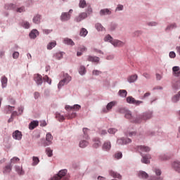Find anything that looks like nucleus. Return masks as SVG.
<instances>
[{
  "label": "nucleus",
  "mask_w": 180,
  "mask_h": 180,
  "mask_svg": "<svg viewBox=\"0 0 180 180\" xmlns=\"http://www.w3.org/2000/svg\"><path fill=\"white\" fill-rule=\"evenodd\" d=\"M104 40L105 41H109L110 43H111V44H112L114 47H122V46H124V42H122V41H119L117 39L113 40L112 36L109 34L104 38Z\"/></svg>",
  "instance_id": "f257e3e1"
},
{
  "label": "nucleus",
  "mask_w": 180,
  "mask_h": 180,
  "mask_svg": "<svg viewBox=\"0 0 180 180\" xmlns=\"http://www.w3.org/2000/svg\"><path fill=\"white\" fill-rule=\"evenodd\" d=\"M152 117H153V112H145L143 115H139L136 117V119L135 120V123H141L142 122H146V120H148Z\"/></svg>",
  "instance_id": "f03ea898"
},
{
  "label": "nucleus",
  "mask_w": 180,
  "mask_h": 180,
  "mask_svg": "<svg viewBox=\"0 0 180 180\" xmlns=\"http://www.w3.org/2000/svg\"><path fill=\"white\" fill-rule=\"evenodd\" d=\"M70 81H71V76L68 75V74L64 75V79L58 84V89H61V87L64 86V85H67Z\"/></svg>",
  "instance_id": "7ed1b4c3"
},
{
  "label": "nucleus",
  "mask_w": 180,
  "mask_h": 180,
  "mask_svg": "<svg viewBox=\"0 0 180 180\" xmlns=\"http://www.w3.org/2000/svg\"><path fill=\"white\" fill-rule=\"evenodd\" d=\"M136 150L138 153H140L141 155H143V153H148L151 149L148 146H138L136 147Z\"/></svg>",
  "instance_id": "20e7f679"
},
{
  "label": "nucleus",
  "mask_w": 180,
  "mask_h": 180,
  "mask_svg": "<svg viewBox=\"0 0 180 180\" xmlns=\"http://www.w3.org/2000/svg\"><path fill=\"white\" fill-rule=\"evenodd\" d=\"M67 175V169L60 170L58 174L53 176L51 180H60L61 178H64Z\"/></svg>",
  "instance_id": "39448f33"
},
{
  "label": "nucleus",
  "mask_w": 180,
  "mask_h": 180,
  "mask_svg": "<svg viewBox=\"0 0 180 180\" xmlns=\"http://www.w3.org/2000/svg\"><path fill=\"white\" fill-rule=\"evenodd\" d=\"M72 9H70L68 13H63L60 16V20L62 22H67L71 19V13H72Z\"/></svg>",
  "instance_id": "423d86ee"
},
{
  "label": "nucleus",
  "mask_w": 180,
  "mask_h": 180,
  "mask_svg": "<svg viewBox=\"0 0 180 180\" xmlns=\"http://www.w3.org/2000/svg\"><path fill=\"white\" fill-rule=\"evenodd\" d=\"M127 102L131 105H136V106H139L141 103H143V101H136V98H133V96H128L127 98Z\"/></svg>",
  "instance_id": "0eeeda50"
},
{
  "label": "nucleus",
  "mask_w": 180,
  "mask_h": 180,
  "mask_svg": "<svg viewBox=\"0 0 180 180\" xmlns=\"http://www.w3.org/2000/svg\"><path fill=\"white\" fill-rule=\"evenodd\" d=\"M53 144V135L50 133L46 134V141L43 143L44 147H47V146H51Z\"/></svg>",
  "instance_id": "6e6552de"
},
{
  "label": "nucleus",
  "mask_w": 180,
  "mask_h": 180,
  "mask_svg": "<svg viewBox=\"0 0 180 180\" xmlns=\"http://www.w3.org/2000/svg\"><path fill=\"white\" fill-rule=\"evenodd\" d=\"M115 105H116V101L110 102L107 105L106 108L103 109V113H108L109 112V110H110L112 109V108H113V106H115Z\"/></svg>",
  "instance_id": "1a4fd4ad"
},
{
  "label": "nucleus",
  "mask_w": 180,
  "mask_h": 180,
  "mask_svg": "<svg viewBox=\"0 0 180 180\" xmlns=\"http://www.w3.org/2000/svg\"><path fill=\"white\" fill-rule=\"evenodd\" d=\"M65 109H66L67 110H75L76 112H78V110L81 109V106L78 104H75L73 106L66 105L65 107Z\"/></svg>",
  "instance_id": "9d476101"
},
{
  "label": "nucleus",
  "mask_w": 180,
  "mask_h": 180,
  "mask_svg": "<svg viewBox=\"0 0 180 180\" xmlns=\"http://www.w3.org/2000/svg\"><path fill=\"white\" fill-rule=\"evenodd\" d=\"M22 132L19 130H16L13 133V138L14 140H22Z\"/></svg>",
  "instance_id": "9b49d317"
},
{
  "label": "nucleus",
  "mask_w": 180,
  "mask_h": 180,
  "mask_svg": "<svg viewBox=\"0 0 180 180\" xmlns=\"http://www.w3.org/2000/svg\"><path fill=\"white\" fill-rule=\"evenodd\" d=\"M34 79L37 85H41L43 84V77L39 74L34 75Z\"/></svg>",
  "instance_id": "f8f14e48"
},
{
  "label": "nucleus",
  "mask_w": 180,
  "mask_h": 180,
  "mask_svg": "<svg viewBox=\"0 0 180 180\" xmlns=\"http://www.w3.org/2000/svg\"><path fill=\"white\" fill-rule=\"evenodd\" d=\"M141 162L143 164H150V160H151V155H142Z\"/></svg>",
  "instance_id": "ddd939ff"
},
{
  "label": "nucleus",
  "mask_w": 180,
  "mask_h": 180,
  "mask_svg": "<svg viewBox=\"0 0 180 180\" xmlns=\"http://www.w3.org/2000/svg\"><path fill=\"white\" fill-rule=\"evenodd\" d=\"M88 18V13H81L77 17H76V22H81L84 20V19H86Z\"/></svg>",
  "instance_id": "4468645a"
},
{
  "label": "nucleus",
  "mask_w": 180,
  "mask_h": 180,
  "mask_svg": "<svg viewBox=\"0 0 180 180\" xmlns=\"http://www.w3.org/2000/svg\"><path fill=\"white\" fill-rule=\"evenodd\" d=\"M172 74L174 77H180V68L179 66L173 67Z\"/></svg>",
  "instance_id": "2eb2a0df"
},
{
  "label": "nucleus",
  "mask_w": 180,
  "mask_h": 180,
  "mask_svg": "<svg viewBox=\"0 0 180 180\" xmlns=\"http://www.w3.org/2000/svg\"><path fill=\"white\" fill-rule=\"evenodd\" d=\"M87 61H90L91 63H96L98 64V63H99V57L89 56L87 58Z\"/></svg>",
  "instance_id": "dca6fc26"
},
{
  "label": "nucleus",
  "mask_w": 180,
  "mask_h": 180,
  "mask_svg": "<svg viewBox=\"0 0 180 180\" xmlns=\"http://www.w3.org/2000/svg\"><path fill=\"white\" fill-rule=\"evenodd\" d=\"M137 78H139L137 75H132L128 77L127 81L129 82V84H133V82H136V81H137Z\"/></svg>",
  "instance_id": "f3484780"
},
{
  "label": "nucleus",
  "mask_w": 180,
  "mask_h": 180,
  "mask_svg": "<svg viewBox=\"0 0 180 180\" xmlns=\"http://www.w3.org/2000/svg\"><path fill=\"white\" fill-rule=\"evenodd\" d=\"M117 144H129V143H131V139L127 138L126 139H118L117 141Z\"/></svg>",
  "instance_id": "a211bd4d"
},
{
  "label": "nucleus",
  "mask_w": 180,
  "mask_h": 180,
  "mask_svg": "<svg viewBox=\"0 0 180 180\" xmlns=\"http://www.w3.org/2000/svg\"><path fill=\"white\" fill-rule=\"evenodd\" d=\"M39 126V122L37 121H32L29 124V129L30 130H34V129H36Z\"/></svg>",
  "instance_id": "6ab92c4d"
},
{
  "label": "nucleus",
  "mask_w": 180,
  "mask_h": 180,
  "mask_svg": "<svg viewBox=\"0 0 180 180\" xmlns=\"http://www.w3.org/2000/svg\"><path fill=\"white\" fill-rule=\"evenodd\" d=\"M112 148V144L110 143V141L105 142L103 145V149L105 150V151H109Z\"/></svg>",
  "instance_id": "aec40b11"
},
{
  "label": "nucleus",
  "mask_w": 180,
  "mask_h": 180,
  "mask_svg": "<svg viewBox=\"0 0 180 180\" xmlns=\"http://www.w3.org/2000/svg\"><path fill=\"white\" fill-rule=\"evenodd\" d=\"M66 117L68 119H75L77 117V112H74V110H70V112L66 115Z\"/></svg>",
  "instance_id": "412c9836"
},
{
  "label": "nucleus",
  "mask_w": 180,
  "mask_h": 180,
  "mask_svg": "<svg viewBox=\"0 0 180 180\" xmlns=\"http://www.w3.org/2000/svg\"><path fill=\"white\" fill-rule=\"evenodd\" d=\"M112 11L108 8H104L100 11V15L101 16H103L105 15H111Z\"/></svg>",
  "instance_id": "4be33fe9"
},
{
  "label": "nucleus",
  "mask_w": 180,
  "mask_h": 180,
  "mask_svg": "<svg viewBox=\"0 0 180 180\" xmlns=\"http://www.w3.org/2000/svg\"><path fill=\"white\" fill-rule=\"evenodd\" d=\"M63 43L65 44H68V46H75V43H74V41L70 38H65L63 40Z\"/></svg>",
  "instance_id": "5701e85b"
},
{
  "label": "nucleus",
  "mask_w": 180,
  "mask_h": 180,
  "mask_svg": "<svg viewBox=\"0 0 180 180\" xmlns=\"http://www.w3.org/2000/svg\"><path fill=\"white\" fill-rule=\"evenodd\" d=\"M173 168H174V169H175V171H176V172H179L180 174V162L175 161L173 163Z\"/></svg>",
  "instance_id": "b1692460"
},
{
  "label": "nucleus",
  "mask_w": 180,
  "mask_h": 180,
  "mask_svg": "<svg viewBox=\"0 0 180 180\" xmlns=\"http://www.w3.org/2000/svg\"><path fill=\"white\" fill-rule=\"evenodd\" d=\"M39 36V31L37 30H33L30 33V37L31 39H36Z\"/></svg>",
  "instance_id": "393cba45"
},
{
  "label": "nucleus",
  "mask_w": 180,
  "mask_h": 180,
  "mask_svg": "<svg viewBox=\"0 0 180 180\" xmlns=\"http://www.w3.org/2000/svg\"><path fill=\"white\" fill-rule=\"evenodd\" d=\"M110 175L113 176V178H118V179H122V176L117 172H113L112 170L110 171Z\"/></svg>",
  "instance_id": "a878e982"
},
{
  "label": "nucleus",
  "mask_w": 180,
  "mask_h": 180,
  "mask_svg": "<svg viewBox=\"0 0 180 180\" xmlns=\"http://www.w3.org/2000/svg\"><path fill=\"white\" fill-rule=\"evenodd\" d=\"M12 171V165H8L4 167V174H9Z\"/></svg>",
  "instance_id": "bb28decb"
},
{
  "label": "nucleus",
  "mask_w": 180,
  "mask_h": 180,
  "mask_svg": "<svg viewBox=\"0 0 180 180\" xmlns=\"http://www.w3.org/2000/svg\"><path fill=\"white\" fill-rule=\"evenodd\" d=\"M118 95L122 98H126V96H127V91L121 89L118 91Z\"/></svg>",
  "instance_id": "cd10ccee"
},
{
  "label": "nucleus",
  "mask_w": 180,
  "mask_h": 180,
  "mask_svg": "<svg viewBox=\"0 0 180 180\" xmlns=\"http://www.w3.org/2000/svg\"><path fill=\"white\" fill-rule=\"evenodd\" d=\"M15 171L18 173V175H23L25 174V172L22 169V167L20 166H15Z\"/></svg>",
  "instance_id": "c85d7f7f"
},
{
  "label": "nucleus",
  "mask_w": 180,
  "mask_h": 180,
  "mask_svg": "<svg viewBox=\"0 0 180 180\" xmlns=\"http://www.w3.org/2000/svg\"><path fill=\"white\" fill-rule=\"evenodd\" d=\"M41 18V16H40V15H35L32 19L33 22L39 25V23H40Z\"/></svg>",
  "instance_id": "c756f323"
},
{
  "label": "nucleus",
  "mask_w": 180,
  "mask_h": 180,
  "mask_svg": "<svg viewBox=\"0 0 180 180\" xmlns=\"http://www.w3.org/2000/svg\"><path fill=\"white\" fill-rule=\"evenodd\" d=\"M139 177L146 179V178H148V174L146 172H139Z\"/></svg>",
  "instance_id": "7c9ffc66"
},
{
  "label": "nucleus",
  "mask_w": 180,
  "mask_h": 180,
  "mask_svg": "<svg viewBox=\"0 0 180 180\" xmlns=\"http://www.w3.org/2000/svg\"><path fill=\"white\" fill-rule=\"evenodd\" d=\"M179 98H180V91L172 97V102H174V103H176V102L179 101Z\"/></svg>",
  "instance_id": "2f4dec72"
},
{
  "label": "nucleus",
  "mask_w": 180,
  "mask_h": 180,
  "mask_svg": "<svg viewBox=\"0 0 180 180\" xmlns=\"http://www.w3.org/2000/svg\"><path fill=\"white\" fill-rule=\"evenodd\" d=\"M94 147L95 148H98V147H99V146H101V141L99 140V139L98 138H95L94 139Z\"/></svg>",
  "instance_id": "473e14b6"
},
{
  "label": "nucleus",
  "mask_w": 180,
  "mask_h": 180,
  "mask_svg": "<svg viewBox=\"0 0 180 180\" xmlns=\"http://www.w3.org/2000/svg\"><path fill=\"white\" fill-rule=\"evenodd\" d=\"M8 84V78L4 76L1 77V85L3 88L6 87V84Z\"/></svg>",
  "instance_id": "72a5a7b5"
},
{
  "label": "nucleus",
  "mask_w": 180,
  "mask_h": 180,
  "mask_svg": "<svg viewBox=\"0 0 180 180\" xmlns=\"http://www.w3.org/2000/svg\"><path fill=\"white\" fill-rule=\"evenodd\" d=\"M56 46H57V43L56 42V41H53L52 42H50L47 45V49L48 50H51L52 49H53V47H56Z\"/></svg>",
  "instance_id": "f704fd0d"
},
{
  "label": "nucleus",
  "mask_w": 180,
  "mask_h": 180,
  "mask_svg": "<svg viewBox=\"0 0 180 180\" xmlns=\"http://www.w3.org/2000/svg\"><path fill=\"white\" fill-rule=\"evenodd\" d=\"M159 158L161 161H167V160H169L171 158V156L168 155H161Z\"/></svg>",
  "instance_id": "c9c22d12"
},
{
  "label": "nucleus",
  "mask_w": 180,
  "mask_h": 180,
  "mask_svg": "<svg viewBox=\"0 0 180 180\" xmlns=\"http://www.w3.org/2000/svg\"><path fill=\"white\" fill-rule=\"evenodd\" d=\"M86 69L85 68V67L80 66L79 69V74H80V75H84L86 74Z\"/></svg>",
  "instance_id": "e433bc0d"
},
{
  "label": "nucleus",
  "mask_w": 180,
  "mask_h": 180,
  "mask_svg": "<svg viewBox=\"0 0 180 180\" xmlns=\"http://www.w3.org/2000/svg\"><path fill=\"white\" fill-rule=\"evenodd\" d=\"M86 34H88V31L86 30V29L82 28V29L80 30L79 35H80V36H82L83 37H85V36H86Z\"/></svg>",
  "instance_id": "4c0bfd02"
},
{
  "label": "nucleus",
  "mask_w": 180,
  "mask_h": 180,
  "mask_svg": "<svg viewBox=\"0 0 180 180\" xmlns=\"http://www.w3.org/2000/svg\"><path fill=\"white\" fill-rule=\"evenodd\" d=\"M56 117L59 122H64V120H65V117L60 114H56Z\"/></svg>",
  "instance_id": "58836bf2"
},
{
  "label": "nucleus",
  "mask_w": 180,
  "mask_h": 180,
  "mask_svg": "<svg viewBox=\"0 0 180 180\" xmlns=\"http://www.w3.org/2000/svg\"><path fill=\"white\" fill-rule=\"evenodd\" d=\"M86 146H88V141H82L79 142V147H81V148H85V147H86Z\"/></svg>",
  "instance_id": "ea45409f"
},
{
  "label": "nucleus",
  "mask_w": 180,
  "mask_h": 180,
  "mask_svg": "<svg viewBox=\"0 0 180 180\" xmlns=\"http://www.w3.org/2000/svg\"><path fill=\"white\" fill-rule=\"evenodd\" d=\"M46 153L48 155V157H53V150L50 148H47L46 149Z\"/></svg>",
  "instance_id": "a19ab883"
},
{
  "label": "nucleus",
  "mask_w": 180,
  "mask_h": 180,
  "mask_svg": "<svg viewBox=\"0 0 180 180\" xmlns=\"http://www.w3.org/2000/svg\"><path fill=\"white\" fill-rule=\"evenodd\" d=\"M20 161V159L18 157H14L11 160V164H16Z\"/></svg>",
  "instance_id": "79ce46f5"
},
{
  "label": "nucleus",
  "mask_w": 180,
  "mask_h": 180,
  "mask_svg": "<svg viewBox=\"0 0 180 180\" xmlns=\"http://www.w3.org/2000/svg\"><path fill=\"white\" fill-rule=\"evenodd\" d=\"M129 111V110L124 108H120L118 110V112L119 113H122L126 115V114L127 113V112Z\"/></svg>",
  "instance_id": "37998d69"
},
{
  "label": "nucleus",
  "mask_w": 180,
  "mask_h": 180,
  "mask_svg": "<svg viewBox=\"0 0 180 180\" xmlns=\"http://www.w3.org/2000/svg\"><path fill=\"white\" fill-rule=\"evenodd\" d=\"M32 161H33V165H37V164H39V162H40V160H39V158L37 157H33L32 158Z\"/></svg>",
  "instance_id": "c03bdc74"
},
{
  "label": "nucleus",
  "mask_w": 180,
  "mask_h": 180,
  "mask_svg": "<svg viewBox=\"0 0 180 180\" xmlns=\"http://www.w3.org/2000/svg\"><path fill=\"white\" fill-rule=\"evenodd\" d=\"M123 157V154L121 152H117L115 154V158H116L117 160H120V158H122Z\"/></svg>",
  "instance_id": "a18cd8bd"
},
{
  "label": "nucleus",
  "mask_w": 180,
  "mask_h": 180,
  "mask_svg": "<svg viewBox=\"0 0 180 180\" xmlns=\"http://www.w3.org/2000/svg\"><path fill=\"white\" fill-rule=\"evenodd\" d=\"M126 119H129V120H131L133 119V116L131 115V112L128 110L127 113L125 114Z\"/></svg>",
  "instance_id": "49530a36"
},
{
  "label": "nucleus",
  "mask_w": 180,
  "mask_h": 180,
  "mask_svg": "<svg viewBox=\"0 0 180 180\" xmlns=\"http://www.w3.org/2000/svg\"><path fill=\"white\" fill-rule=\"evenodd\" d=\"M79 6V8H85L86 6V1L85 0H80Z\"/></svg>",
  "instance_id": "de8ad7c7"
},
{
  "label": "nucleus",
  "mask_w": 180,
  "mask_h": 180,
  "mask_svg": "<svg viewBox=\"0 0 180 180\" xmlns=\"http://www.w3.org/2000/svg\"><path fill=\"white\" fill-rule=\"evenodd\" d=\"M96 29L98 30V32H101L105 28H103V26H102L101 24L98 23L96 25Z\"/></svg>",
  "instance_id": "09e8293b"
},
{
  "label": "nucleus",
  "mask_w": 180,
  "mask_h": 180,
  "mask_svg": "<svg viewBox=\"0 0 180 180\" xmlns=\"http://www.w3.org/2000/svg\"><path fill=\"white\" fill-rule=\"evenodd\" d=\"M44 81H45L46 82H48V84H51V79L49 78V76L45 75L43 77Z\"/></svg>",
  "instance_id": "8fccbe9b"
},
{
  "label": "nucleus",
  "mask_w": 180,
  "mask_h": 180,
  "mask_svg": "<svg viewBox=\"0 0 180 180\" xmlns=\"http://www.w3.org/2000/svg\"><path fill=\"white\" fill-rule=\"evenodd\" d=\"M22 26L25 28V29H29V27H30V23H29V22L27 21H24L22 22Z\"/></svg>",
  "instance_id": "3c124183"
},
{
  "label": "nucleus",
  "mask_w": 180,
  "mask_h": 180,
  "mask_svg": "<svg viewBox=\"0 0 180 180\" xmlns=\"http://www.w3.org/2000/svg\"><path fill=\"white\" fill-rule=\"evenodd\" d=\"M116 131H117V129H115V128H110L108 130V132L110 134H115V133H116Z\"/></svg>",
  "instance_id": "603ef678"
},
{
  "label": "nucleus",
  "mask_w": 180,
  "mask_h": 180,
  "mask_svg": "<svg viewBox=\"0 0 180 180\" xmlns=\"http://www.w3.org/2000/svg\"><path fill=\"white\" fill-rule=\"evenodd\" d=\"M55 57L57 58V60H61V58H63V53H56Z\"/></svg>",
  "instance_id": "864d4df0"
},
{
  "label": "nucleus",
  "mask_w": 180,
  "mask_h": 180,
  "mask_svg": "<svg viewBox=\"0 0 180 180\" xmlns=\"http://www.w3.org/2000/svg\"><path fill=\"white\" fill-rule=\"evenodd\" d=\"M88 128H84L83 129V133H84V139H87L88 138Z\"/></svg>",
  "instance_id": "5fc2aeb1"
},
{
  "label": "nucleus",
  "mask_w": 180,
  "mask_h": 180,
  "mask_svg": "<svg viewBox=\"0 0 180 180\" xmlns=\"http://www.w3.org/2000/svg\"><path fill=\"white\" fill-rule=\"evenodd\" d=\"M174 27H176V25L172 24L170 25H168L166 28V30H171V29H174Z\"/></svg>",
  "instance_id": "6e6d98bb"
},
{
  "label": "nucleus",
  "mask_w": 180,
  "mask_h": 180,
  "mask_svg": "<svg viewBox=\"0 0 180 180\" xmlns=\"http://www.w3.org/2000/svg\"><path fill=\"white\" fill-rule=\"evenodd\" d=\"M170 58H175L176 57V55L175 54V52L171 51L169 54Z\"/></svg>",
  "instance_id": "4d7b16f0"
},
{
  "label": "nucleus",
  "mask_w": 180,
  "mask_h": 180,
  "mask_svg": "<svg viewBox=\"0 0 180 180\" xmlns=\"http://www.w3.org/2000/svg\"><path fill=\"white\" fill-rule=\"evenodd\" d=\"M6 108L9 112H13V110H15L14 106L7 105Z\"/></svg>",
  "instance_id": "13d9d810"
},
{
  "label": "nucleus",
  "mask_w": 180,
  "mask_h": 180,
  "mask_svg": "<svg viewBox=\"0 0 180 180\" xmlns=\"http://www.w3.org/2000/svg\"><path fill=\"white\" fill-rule=\"evenodd\" d=\"M102 74V72L99 70H94L93 71V75H101Z\"/></svg>",
  "instance_id": "bf43d9fd"
},
{
  "label": "nucleus",
  "mask_w": 180,
  "mask_h": 180,
  "mask_svg": "<svg viewBox=\"0 0 180 180\" xmlns=\"http://www.w3.org/2000/svg\"><path fill=\"white\" fill-rule=\"evenodd\" d=\"M19 57V52L15 51L13 53V58L16 59Z\"/></svg>",
  "instance_id": "052dcab7"
},
{
  "label": "nucleus",
  "mask_w": 180,
  "mask_h": 180,
  "mask_svg": "<svg viewBox=\"0 0 180 180\" xmlns=\"http://www.w3.org/2000/svg\"><path fill=\"white\" fill-rule=\"evenodd\" d=\"M79 51L84 53V51H86V48L84 46H82L79 48Z\"/></svg>",
  "instance_id": "680f3d73"
},
{
  "label": "nucleus",
  "mask_w": 180,
  "mask_h": 180,
  "mask_svg": "<svg viewBox=\"0 0 180 180\" xmlns=\"http://www.w3.org/2000/svg\"><path fill=\"white\" fill-rule=\"evenodd\" d=\"M116 11H123V5L122 4H119L117 7V8L115 9Z\"/></svg>",
  "instance_id": "e2e57ef3"
},
{
  "label": "nucleus",
  "mask_w": 180,
  "mask_h": 180,
  "mask_svg": "<svg viewBox=\"0 0 180 180\" xmlns=\"http://www.w3.org/2000/svg\"><path fill=\"white\" fill-rule=\"evenodd\" d=\"M155 172L156 175H158V176H160V175H161V170H160V169H155Z\"/></svg>",
  "instance_id": "0e129e2a"
},
{
  "label": "nucleus",
  "mask_w": 180,
  "mask_h": 180,
  "mask_svg": "<svg viewBox=\"0 0 180 180\" xmlns=\"http://www.w3.org/2000/svg\"><path fill=\"white\" fill-rule=\"evenodd\" d=\"M86 12H87V15H91V13H92V8L88 7L87 10H86Z\"/></svg>",
  "instance_id": "69168bd1"
},
{
  "label": "nucleus",
  "mask_w": 180,
  "mask_h": 180,
  "mask_svg": "<svg viewBox=\"0 0 180 180\" xmlns=\"http://www.w3.org/2000/svg\"><path fill=\"white\" fill-rule=\"evenodd\" d=\"M17 12H19L20 13L22 12H25V7H21L17 9Z\"/></svg>",
  "instance_id": "338daca9"
},
{
  "label": "nucleus",
  "mask_w": 180,
  "mask_h": 180,
  "mask_svg": "<svg viewBox=\"0 0 180 180\" xmlns=\"http://www.w3.org/2000/svg\"><path fill=\"white\" fill-rule=\"evenodd\" d=\"M148 26H157V22H150L148 23Z\"/></svg>",
  "instance_id": "774afa93"
}]
</instances>
